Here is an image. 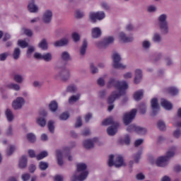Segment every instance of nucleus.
Here are the masks:
<instances>
[{
    "label": "nucleus",
    "mask_w": 181,
    "mask_h": 181,
    "mask_svg": "<svg viewBox=\"0 0 181 181\" xmlns=\"http://www.w3.org/2000/svg\"><path fill=\"white\" fill-rule=\"evenodd\" d=\"M115 87L117 90L114 91L107 98L108 104H112L117 98H119L121 95L125 94V90L128 88V83L125 81H115L114 78H110L107 83V87L111 88V87Z\"/></svg>",
    "instance_id": "nucleus-1"
},
{
    "label": "nucleus",
    "mask_w": 181,
    "mask_h": 181,
    "mask_svg": "<svg viewBox=\"0 0 181 181\" xmlns=\"http://www.w3.org/2000/svg\"><path fill=\"white\" fill-rule=\"evenodd\" d=\"M76 171L73 175L71 178V181H83L87 179L88 176V171L86 170L87 169V164L84 163H78L76 165Z\"/></svg>",
    "instance_id": "nucleus-2"
},
{
    "label": "nucleus",
    "mask_w": 181,
    "mask_h": 181,
    "mask_svg": "<svg viewBox=\"0 0 181 181\" xmlns=\"http://www.w3.org/2000/svg\"><path fill=\"white\" fill-rule=\"evenodd\" d=\"M158 28L162 35H168L169 33V24L168 23V14L163 13L158 16Z\"/></svg>",
    "instance_id": "nucleus-3"
},
{
    "label": "nucleus",
    "mask_w": 181,
    "mask_h": 181,
    "mask_svg": "<svg viewBox=\"0 0 181 181\" xmlns=\"http://www.w3.org/2000/svg\"><path fill=\"white\" fill-rule=\"evenodd\" d=\"M102 125H105V127H107V125H112L107 129V134L110 135V136H113V135L117 134V131L118 129V122H114L112 117H109L103 120L102 122Z\"/></svg>",
    "instance_id": "nucleus-4"
},
{
    "label": "nucleus",
    "mask_w": 181,
    "mask_h": 181,
    "mask_svg": "<svg viewBox=\"0 0 181 181\" xmlns=\"http://www.w3.org/2000/svg\"><path fill=\"white\" fill-rule=\"evenodd\" d=\"M108 166H115V168H122V166H126L127 163L124 162V158L121 156L110 155L107 162Z\"/></svg>",
    "instance_id": "nucleus-5"
},
{
    "label": "nucleus",
    "mask_w": 181,
    "mask_h": 181,
    "mask_svg": "<svg viewBox=\"0 0 181 181\" xmlns=\"http://www.w3.org/2000/svg\"><path fill=\"white\" fill-rule=\"evenodd\" d=\"M112 67L114 69H119V70H125L127 65L119 62L122 60L121 54L118 52H114L112 56Z\"/></svg>",
    "instance_id": "nucleus-6"
},
{
    "label": "nucleus",
    "mask_w": 181,
    "mask_h": 181,
    "mask_svg": "<svg viewBox=\"0 0 181 181\" xmlns=\"http://www.w3.org/2000/svg\"><path fill=\"white\" fill-rule=\"evenodd\" d=\"M71 147L66 146L62 150H57L56 151V156H57V162L59 166H63L64 162L63 161V153H69Z\"/></svg>",
    "instance_id": "nucleus-7"
},
{
    "label": "nucleus",
    "mask_w": 181,
    "mask_h": 181,
    "mask_svg": "<svg viewBox=\"0 0 181 181\" xmlns=\"http://www.w3.org/2000/svg\"><path fill=\"white\" fill-rule=\"evenodd\" d=\"M105 18L104 11H97L89 13V19L92 23H96L98 21H103Z\"/></svg>",
    "instance_id": "nucleus-8"
},
{
    "label": "nucleus",
    "mask_w": 181,
    "mask_h": 181,
    "mask_svg": "<svg viewBox=\"0 0 181 181\" xmlns=\"http://www.w3.org/2000/svg\"><path fill=\"white\" fill-rule=\"evenodd\" d=\"M41 19L45 25L52 23V21H53V11L51 9H46L43 12Z\"/></svg>",
    "instance_id": "nucleus-9"
},
{
    "label": "nucleus",
    "mask_w": 181,
    "mask_h": 181,
    "mask_svg": "<svg viewBox=\"0 0 181 181\" xmlns=\"http://www.w3.org/2000/svg\"><path fill=\"white\" fill-rule=\"evenodd\" d=\"M136 115V109H133L130 112L124 113L123 116V122L124 125H129V124H131Z\"/></svg>",
    "instance_id": "nucleus-10"
},
{
    "label": "nucleus",
    "mask_w": 181,
    "mask_h": 181,
    "mask_svg": "<svg viewBox=\"0 0 181 181\" xmlns=\"http://www.w3.org/2000/svg\"><path fill=\"white\" fill-rule=\"evenodd\" d=\"M26 103V100L23 97H17L12 102V107L13 110H22L23 108V105Z\"/></svg>",
    "instance_id": "nucleus-11"
},
{
    "label": "nucleus",
    "mask_w": 181,
    "mask_h": 181,
    "mask_svg": "<svg viewBox=\"0 0 181 181\" xmlns=\"http://www.w3.org/2000/svg\"><path fill=\"white\" fill-rule=\"evenodd\" d=\"M127 132H136L139 135H144L146 134V129L136 126L135 124L129 125L127 129Z\"/></svg>",
    "instance_id": "nucleus-12"
},
{
    "label": "nucleus",
    "mask_w": 181,
    "mask_h": 181,
    "mask_svg": "<svg viewBox=\"0 0 181 181\" xmlns=\"http://www.w3.org/2000/svg\"><path fill=\"white\" fill-rule=\"evenodd\" d=\"M114 37L109 36L106 37L103 39V42L98 41L95 43V46L98 47H101V46H108V45H111L112 43H114Z\"/></svg>",
    "instance_id": "nucleus-13"
},
{
    "label": "nucleus",
    "mask_w": 181,
    "mask_h": 181,
    "mask_svg": "<svg viewBox=\"0 0 181 181\" xmlns=\"http://www.w3.org/2000/svg\"><path fill=\"white\" fill-rule=\"evenodd\" d=\"M169 160L165 156H160L156 160V165L159 168H165L168 166Z\"/></svg>",
    "instance_id": "nucleus-14"
},
{
    "label": "nucleus",
    "mask_w": 181,
    "mask_h": 181,
    "mask_svg": "<svg viewBox=\"0 0 181 181\" xmlns=\"http://www.w3.org/2000/svg\"><path fill=\"white\" fill-rule=\"evenodd\" d=\"M118 39L123 43H129L134 40V37L132 36H127L124 32H120L119 33Z\"/></svg>",
    "instance_id": "nucleus-15"
},
{
    "label": "nucleus",
    "mask_w": 181,
    "mask_h": 181,
    "mask_svg": "<svg viewBox=\"0 0 181 181\" xmlns=\"http://www.w3.org/2000/svg\"><path fill=\"white\" fill-rule=\"evenodd\" d=\"M27 8L30 13H37V12H39V6L35 4V0H30Z\"/></svg>",
    "instance_id": "nucleus-16"
},
{
    "label": "nucleus",
    "mask_w": 181,
    "mask_h": 181,
    "mask_svg": "<svg viewBox=\"0 0 181 181\" xmlns=\"http://www.w3.org/2000/svg\"><path fill=\"white\" fill-rule=\"evenodd\" d=\"M177 117H175L173 121L174 127L181 128V107L178 108L177 112Z\"/></svg>",
    "instance_id": "nucleus-17"
},
{
    "label": "nucleus",
    "mask_w": 181,
    "mask_h": 181,
    "mask_svg": "<svg viewBox=\"0 0 181 181\" xmlns=\"http://www.w3.org/2000/svg\"><path fill=\"white\" fill-rule=\"evenodd\" d=\"M160 105L167 111H170L173 108V104L165 98L161 99Z\"/></svg>",
    "instance_id": "nucleus-18"
},
{
    "label": "nucleus",
    "mask_w": 181,
    "mask_h": 181,
    "mask_svg": "<svg viewBox=\"0 0 181 181\" xmlns=\"http://www.w3.org/2000/svg\"><path fill=\"white\" fill-rule=\"evenodd\" d=\"M47 115V112H44L43 114H40V116L36 119V123L40 127H46V119L43 117H46Z\"/></svg>",
    "instance_id": "nucleus-19"
},
{
    "label": "nucleus",
    "mask_w": 181,
    "mask_h": 181,
    "mask_svg": "<svg viewBox=\"0 0 181 181\" xmlns=\"http://www.w3.org/2000/svg\"><path fill=\"white\" fill-rule=\"evenodd\" d=\"M151 108L153 110V115H156V112H158V111H159V102L158 101V98H153L151 100Z\"/></svg>",
    "instance_id": "nucleus-20"
},
{
    "label": "nucleus",
    "mask_w": 181,
    "mask_h": 181,
    "mask_svg": "<svg viewBox=\"0 0 181 181\" xmlns=\"http://www.w3.org/2000/svg\"><path fill=\"white\" fill-rule=\"evenodd\" d=\"M67 45H69L68 37H64L54 42V46L55 47H63V46H67Z\"/></svg>",
    "instance_id": "nucleus-21"
},
{
    "label": "nucleus",
    "mask_w": 181,
    "mask_h": 181,
    "mask_svg": "<svg viewBox=\"0 0 181 181\" xmlns=\"http://www.w3.org/2000/svg\"><path fill=\"white\" fill-rule=\"evenodd\" d=\"M97 141H98V139H97V138H94L93 139L85 140L83 142V145L84 148H86V149H91V148H93L94 146V143L97 142Z\"/></svg>",
    "instance_id": "nucleus-22"
},
{
    "label": "nucleus",
    "mask_w": 181,
    "mask_h": 181,
    "mask_svg": "<svg viewBox=\"0 0 181 181\" xmlns=\"http://www.w3.org/2000/svg\"><path fill=\"white\" fill-rule=\"evenodd\" d=\"M176 146H173L170 147L168 151L166 152L165 156H164L167 160H170V158L175 156V153H176Z\"/></svg>",
    "instance_id": "nucleus-23"
},
{
    "label": "nucleus",
    "mask_w": 181,
    "mask_h": 181,
    "mask_svg": "<svg viewBox=\"0 0 181 181\" xmlns=\"http://www.w3.org/2000/svg\"><path fill=\"white\" fill-rule=\"evenodd\" d=\"M28 166V158L26 156H23L19 158L18 168L20 169H25Z\"/></svg>",
    "instance_id": "nucleus-24"
},
{
    "label": "nucleus",
    "mask_w": 181,
    "mask_h": 181,
    "mask_svg": "<svg viewBox=\"0 0 181 181\" xmlns=\"http://www.w3.org/2000/svg\"><path fill=\"white\" fill-rule=\"evenodd\" d=\"M102 33L101 28L98 27H95L91 30V36L93 39H98V37L101 36Z\"/></svg>",
    "instance_id": "nucleus-25"
},
{
    "label": "nucleus",
    "mask_w": 181,
    "mask_h": 181,
    "mask_svg": "<svg viewBox=\"0 0 181 181\" xmlns=\"http://www.w3.org/2000/svg\"><path fill=\"white\" fill-rule=\"evenodd\" d=\"M142 80V70L137 69L135 70L134 83L135 84H139Z\"/></svg>",
    "instance_id": "nucleus-26"
},
{
    "label": "nucleus",
    "mask_w": 181,
    "mask_h": 181,
    "mask_svg": "<svg viewBox=\"0 0 181 181\" xmlns=\"http://www.w3.org/2000/svg\"><path fill=\"white\" fill-rule=\"evenodd\" d=\"M60 76L62 77V80L66 81V80H69L70 78V70L64 68L59 73Z\"/></svg>",
    "instance_id": "nucleus-27"
},
{
    "label": "nucleus",
    "mask_w": 181,
    "mask_h": 181,
    "mask_svg": "<svg viewBox=\"0 0 181 181\" xmlns=\"http://www.w3.org/2000/svg\"><path fill=\"white\" fill-rule=\"evenodd\" d=\"M6 88L14 90V91H21V86L18 83H10L6 85Z\"/></svg>",
    "instance_id": "nucleus-28"
},
{
    "label": "nucleus",
    "mask_w": 181,
    "mask_h": 181,
    "mask_svg": "<svg viewBox=\"0 0 181 181\" xmlns=\"http://www.w3.org/2000/svg\"><path fill=\"white\" fill-rule=\"evenodd\" d=\"M151 46H152V42L149 40L146 39L141 42V47L144 50H149Z\"/></svg>",
    "instance_id": "nucleus-29"
},
{
    "label": "nucleus",
    "mask_w": 181,
    "mask_h": 181,
    "mask_svg": "<svg viewBox=\"0 0 181 181\" xmlns=\"http://www.w3.org/2000/svg\"><path fill=\"white\" fill-rule=\"evenodd\" d=\"M142 97H144V90H139L134 93V98L136 101L142 100Z\"/></svg>",
    "instance_id": "nucleus-30"
},
{
    "label": "nucleus",
    "mask_w": 181,
    "mask_h": 181,
    "mask_svg": "<svg viewBox=\"0 0 181 181\" xmlns=\"http://www.w3.org/2000/svg\"><path fill=\"white\" fill-rule=\"evenodd\" d=\"M59 107V105L56 100L52 101L49 105V108L52 112H56L57 111V108Z\"/></svg>",
    "instance_id": "nucleus-31"
},
{
    "label": "nucleus",
    "mask_w": 181,
    "mask_h": 181,
    "mask_svg": "<svg viewBox=\"0 0 181 181\" xmlns=\"http://www.w3.org/2000/svg\"><path fill=\"white\" fill-rule=\"evenodd\" d=\"M13 80L16 81V83H18L19 84H22L23 83V76L19 74H15L13 76Z\"/></svg>",
    "instance_id": "nucleus-32"
},
{
    "label": "nucleus",
    "mask_w": 181,
    "mask_h": 181,
    "mask_svg": "<svg viewBox=\"0 0 181 181\" xmlns=\"http://www.w3.org/2000/svg\"><path fill=\"white\" fill-rule=\"evenodd\" d=\"M152 41L154 43H160L162 42V36L159 33H155L153 35Z\"/></svg>",
    "instance_id": "nucleus-33"
},
{
    "label": "nucleus",
    "mask_w": 181,
    "mask_h": 181,
    "mask_svg": "<svg viewBox=\"0 0 181 181\" xmlns=\"http://www.w3.org/2000/svg\"><path fill=\"white\" fill-rule=\"evenodd\" d=\"M5 115L8 122L13 121V113L12 112V110H11L10 109H6L5 112Z\"/></svg>",
    "instance_id": "nucleus-34"
},
{
    "label": "nucleus",
    "mask_w": 181,
    "mask_h": 181,
    "mask_svg": "<svg viewBox=\"0 0 181 181\" xmlns=\"http://www.w3.org/2000/svg\"><path fill=\"white\" fill-rule=\"evenodd\" d=\"M87 45H88L87 40H84L83 41L82 46L81 47V49H80L81 56H84V54H86V50H87Z\"/></svg>",
    "instance_id": "nucleus-35"
},
{
    "label": "nucleus",
    "mask_w": 181,
    "mask_h": 181,
    "mask_svg": "<svg viewBox=\"0 0 181 181\" xmlns=\"http://www.w3.org/2000/svg\"><path fill=\"white\" fill-rule=\"evenodd\" d=\"M61 59L64 60V62H69V60H71V57H70V54L69 52L64 51L61 54Z\"/></svg>",
    "instance_id": "nucleus-36"
},
{
    "label": "nucleus",
    "mask_w": 181,
    "mask_h": 181,
    "mask_svg": "<svg viewBox=\"0 0 181 181\" xmlns=\"http://www.w3.org/2000/svg\"><path fill=\"white\" fill-rule=\"evenodd\" d=\"M167 92L168 94H170V95H176L179 94V89L175 87H170L167 89Z\"/></svg>",
    "instance_id": "nucleus-37"
},
{
    "label": "nucleus",
    "mask_w": 181,
    "mask_h": 181,
    "mask_svg": "<svg viewBox=\"0 0 181 181\" xmlns=\"http://www.w3.org/2000/svg\"><path fill=\"white\" fill-rule=\"evenodd\" d=\"M79 100H80L79 94L74 95L69 98V104H74V103H77V101H78Z\"/></svg>",
    "instance_id": "nucleus-38"
},
{
    "label": "nucleus",
    "mask_w": 181,
    "mask_h": 181,
    "mask_svg": "<svg viewBox=\"0 0 181 181\" xmlns=\"http://www.w3.org/2000/svg\"><path fill=\"white\" fill-rule=\"evenodd\" d=\"M38 47L42 50H47V41L45 39H43L39 44Z\"/></svg>",
    "instance_id": "nucleus-39"
},
{
    "label": "nucleus",
    "mask_w": 181,
    "mask_h": 181,
    "mask_svg": "<svg viewBox=\"0 0 181 181\" xmlns=\"http://www.w3.org/2000/svg\"><path fill=\"white\" fill-rule=\"evenodd\" d=\"M20 57H21V49L16 48L13 52V59H14V60H18V59H19Z\"/></svg>",
    "instance_id": "nucleus-40"
},
{
    "label": "nucleus",
    "mask_w": 181,
    "mask_h": 181,
    "mask_svg": "<svg viewBox=\"0 0 181 181\" xmlns=\"http://www.w3.org/2000/svg\"><path fill=\"white\" fill-rule=\"evenodd\" d=\"M18 45L20 47H22V49H25V47H28V46L29 45V43L26 42V40H19L18 41Z\"/></svg>",
    "instance_id": "nucleus-41"
},
{
    "label": "nucleus",
    "mask_w": 181,
    "mask_h": 181,
    "mask_svg": "<svg viewBox=\"0 0 181 181\" xmlns=\"http://www.w3.org/2000/svg\"><path fill=\"white\" fill-rule=\"evenodd\" d=\"M47 155H49L47 151H42L40 154H38L36 156L37 160H41V159H45V158H46L47 156Z\"/></svg>",
    "instance_id": "nucleus-42"
},
{
    "label": "nucleus",
    "mask_w": 181,
    "mask_h": 181,
    "mask_svg": "<svg viewBox=\"0 0 181 181\" xmlns=\"http://www.w3.org/2000/svg\"><path fill=\"white\" fill-rule=\"evenodd\" d=\"M52 55L50 53H46L42 54V60L45 62H52Z\"/></svg>",
    "instance_id": "nucleus-43"
},
{
    "label": "nucleus",
    "mask_w": 181,
    "mask_h": 181,
    "mask_svg": "<svg viewBox=\"0 0 181 181\" xmlns=\"http://www.w3.org/2000/svg\"><path fill=\"white\" fill-rule=\"evenodd\" d=\"M39 168L40 170H46V169L49 168V163H47V162L40 161L39 163Z\"/></svg>",
    "instance_id": "nucleus-44"
},
{
    "label": "nucleus",
    "mask_w": 181,
    "mask_h": 181,
    "mask_svg": "<svg viewBox=\"0 0 181 181\" xmlns=\"http://www.w3.org/2000/svg\"><path fill=\"white\" fill-rule=\"evenodd\" d=\"M158 129H160V131H165V129H166V124H165V122L160 120L158 122Z\"/></svg>",
    "instance_id": "nucleus-45"
},
{
    "label": "nucleus",
    "mask_w": 181,
    "mask_h": 181,
    "mask_svg": "<svg viewBox=\"0 0 181 181\" xmlns=\"http://www.w3.org/2000/svg\"><path fill=\"white\" fill-rule=\"evenodd\" d=\"M173 136L175 138V139H179L181 137V129H177L173 132Z\"/></svg>",
    "instance_id": "nucleus-46"
},
{
    "label": "nucleus",
    "mask_w": 181,
    "mask_h": 181,
    "mask_svg": "<svg viewBox=\"0 0 181 181\" xmlns=\"http://www.w3.org/2000/svg\"><path fill=\"white\" fill-rule=\"evenodd\" d=\"M27 139L29 142H35L36 141V136L33 133H28L27 134Z\"/></svg>",
    "instance_id": "nucleus-47"
},
{
    "label": "nucleus",
    "mask_w": 181,
    "mask_h": 181,
    "mask_svg": "<svg viewBox=\"0 0 181 181\" xmlns=\"http://www.w3.org/2000/svg\"><path fill=\"white\" fill-rule=\"evenodd\" d=\"M75 17L77 18V19H81V18H84V11L81 10H76L75 11Z\"/></svg>",
    "instance_id": "nucleus-48"
},
{
    "label": "nucleus",
    "mask_w": 181,
    "mask_h": 181,
    "mask_svg": "<svg viewBox=\"0 0 181 181\" xmlns=\"http://www.w3.org/2000/svg\"><path fill=\"white\" fill-rule=\"evenodd\" d=\"M77 87L74 85H70L66 87V93H76Z\"/></svg>",
    "instance_id": "nucleus-49"
},
{
    "label": "nucleus",
    "mask_w": 181,
    "mask_h": 181,
    "mask_svg": "<svg viewBox=\"0 0 181 181\" xmlns=\"http://www.w3.org/2000/svg\"><path fill=\"white\" fill-rule=\"evenodd\" d=\"M69 117H70V115H69L67 112H65L59 115V119L61 121H66L69 119Z\"/></svg>",
    "instance_id": "nucleus-50"
},
{
    "label": "nucleus",
    "mask_w": 181,
    "mask_h": 181,
    "mask_svg": "<svg viewBox=\"0 0 181 181\" xmlns=\"http://www.w3.org/2000/svg\"><path fill=\"white\" fill-rule=\"evenodd\" d=\"M48 129L51 134H53L54 132V122L52 120H49L48 122Z\"/></svg>",
    "instance_id": "nucleus-51"
},
{
    "label": "nucleus",
    "mask_w": 181,
    "mask_h": 181,
    "mask_svg": "<svg viewBox=\"0 0 181 181\" xmlns=\"http://www.w3.org/2000/svg\"><path fill=\"white\" fill-rule=\"evenodd\" d=\"M71 37L74 42H77L80 40V34L78 33L74 32L71 34Z\"/></svg>",
    "instance_id": "nucleus-52"
},
{
    "label": "nucleus",
    "mask_w": 181,
    "mask_h": 181,
    "mask_svg": "<svg viewBox=\"0 0 181 181\" xmlns=\"http://www.w3.org/2000/svg\"><path fill=\"white\" fill-rule=\"evenodd\" d=\"M16 150V146H11L10 148L6 150V153L8 156H11V155H12Z\"/></svg>",
    "instance_id": "nucleus-53"
},
{
    "label": "nucleus",
    "mask_w": 181,
    "mask_h": 181,
    "mask_svg": "<svg viewBox=\"0 0 181 181\" xmlns=\"http://www.w3.org/2000/svg\"><path fill=\"white\" fill-rule=\"evenodd\" d=\"M105 78H107V75H105L103 77L100 78L98 80V84L99 86H104V84H105Z\"/></svg>",
    "instance_id": "nucleus-54"
},
{
    "label": "nucleus",
    "mask_w": 181,
    "mask_h": 181,
    "mask_svg": "<svg viewBox=\"0 0 181 181\" xmlns=\"http://www.w3.org/2000/svg\"><path fill=\"white\" fill-rule=\"evenodd\" d=\"M9 56V53L8 52H4L0 54V62H5L6 60V58Z\"/></svg>",
    "instance_id": "nucleus-55"
},
{
    "label": "nucleus",
    "mask_w": 181,
    "mask_h": 181,
    "mask_svg": "<svg viewBox=\"0 0 181 181\" xmlns=\"http://www.w3.org/2000/svg\"><path fill=\"white\" fill-rule=\"evenodd\" d=\"M33 52H35V47H33V46L29 47L27 50V57H30V56H32V53H33Z\"/></svg>",
    "instance_id": "nucleus-56"
},
{
    "label": "nucleus",
    "mask_w": 181,
    "mask_h": 181,
    "mask_svg": "<svg viewBox=\"0 0 181 181\" xmlns=\"http://www.w3.org/2000/svg\"><path fill=\"white\" fill-rule=\"evenodd\" d=\"M134 74H132V72H126L123 74V77L124 78H125V80H128L129 78H132Z\"/></svg>",
    "instance_id": "nucleus-57"
},
{
    "label": "nucleus",
    "mask_w": 181,
    "mask_h": 181,
    "mask_svg": "<svg viewBox=\"0 0 181 181\" xmlns=\"http://www.w3.org/2000/svg\"><path fill=\"white\" fill-rule=\"evenodd\" d=\"M157 9H158V8H156V6H155V5L149 6L147 8L148 12H150V13L156 12Z\"/></svg>",
    "instance_id": "nucleus-58"
},
{
    "label": "nucleus",
    "mask_w": 181,
    "mask_h": 181,
    "mask_svg": "<svg viewBox=\"0 0 181 181\" xmlns=\"http://www.w3.org/2000/svg\"><path fill=\"white\" fill-rule=\"evenodd\" d=\"M90 69L91 73H93V74H95V73H98V69H97V67H95L93 64H90Z\"/></svg>",
    "instance_id": "nucleus-59"
},
{
    "label": "nucleus",
    "mask_w": 181,
    "mask_h": 181,
    "mask_svg": "<svg viewBox=\"0 0 181 181\" xmlns=\"http://www.w3.org/2000/svg\"><path fill=\"white\" fill-rule=\"evenodd\" d=\"M21 179L23 181H28L30 179V175L29 173L22 174Z\"/></svg>",
    "instance_id": "nucleus-60"
},
{
    "label": "nucleus",
    "mask_w": 181,
    "mask_h": 181,
    "mask_svg": "<svg viewBox=\"0 0 181 181\" xmlns=\"http://www.w3.org/2000/svg\"><path fill=\"white\" fill-rule=\"evenodd\" d=\"M142 153L139 152L136 154L134 156V160L136 163H138L139 162V159H141V155Z\"/></svg>",
    "instance_id": "nucleus-61"
},
{
    "label": "nucleus",
    "mask_w": 181,
    "mask_h": 181,
    "mask_svg": "<svg viewBox=\"0 0 181 181\" xmlns=\"http://www.w3.org/2000/svg\"><path fill=\"white\" fill-rule=\"evenodd\" d=\"M139 108L141 114H145L146 112V105L145 104L140 105Z\"/></svg>",
    "instance_id": "nucleus-62"
},
{
    "label": "nucleus",
    "mask_w": 181,
    "mask_h": 181,
    "mask_svg": "<svg viewBox=\"0 0 181 181\" xmlns=\"http://www.w3.org/2000/svg\"><path fill=\"white\" fill-rule=\"evenodd\" d=\"M136 178L137 180H144L145 175H144V173H138L136 175Z\"/></svg>",
    "instance_id": "nucleus-63"
},
{
    "label": "nucleus",
    "mask_w": 181,
    "mask_h": 181,
    "mask_svg": "<svg viewBox=\"0 0 181 181\" xmlns=\"http://www.w3.org/2000/svg\"><path fill=\"white\" fill-rule=\"evenodd\" d=\"M23 33L28 37L33 36V33H32V30L26 28L23 29Z\"/></svg>",
    "instance_id": "nucleus-64"
}]
</instances>
